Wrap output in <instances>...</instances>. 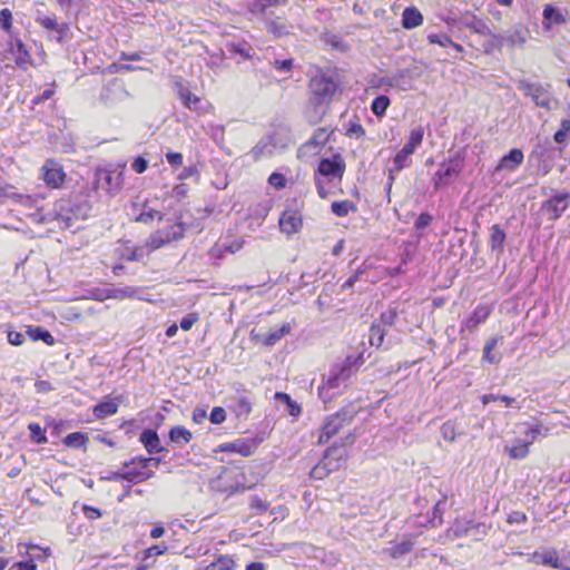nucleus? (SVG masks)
<instances>
[{
  "label": "nucleus",
  "mask_w": 570,
  "mask_h": 570,
  "mask_svg": "<svg viewBox=\"0 0 570 570\" xmlns=\"http://www.w3.org/2000/svg\"><path fill=\"white\" fill-rule=\"evenodd\" d=\"M28 429L31 441L38 444L47 443L46 431L38 423H30Z\"/></svg>",
  "instance_id": "nucleus-41"
},
{
  "label": "nucleus",
  "mask_w": 570,
  "mask_h": 570,
  "mask_svg": "<svg viewBox=\"0 0 570 570\" xmlns=\"http://www.w3.org/2000/svg\"><path fill=\"white\" fill-rule=\"evenodd\" d=\"M429 41L431 43H435V45H439L441 47H448L450 46V43H452V40L450 37H448L446 35H430L428 37Z\"/></svg>",
  "instance_id": "nucleus-54"
},
{
  "label": "nucleus",
  "mask_w": 570,
  "mask_h": 570,
  "mask_svg": "<svg viewBox=\"0 0 570 570\" xmlns=\"http://www.w3.org/2000/svg\"><path fill=\"white\" fill-rule=\"evenodd\" d=\"M235 561L229 556H222L216 561L206 566L205 570H233Z\"/></svg>",
  "instance_id": "nucleus-34"
},
{
  "label": "nucleus",
  "mask_w": 570,
  "mask_h": 570,
  "mask_svg": "<svg viewBox=\"0 0 570 570\" xmlns=\"http://www.w3.org/2000/svg\"><path fill=\"white\" fill-rule=\"evenodd\" d=\"M222 452H237L245 456L250 454V446L243 442L225 443L219 446Z\"/></svg>",
  "instance_id": "nucleus-36"
},
{
  "label": "nucleus",
  "mask_w": 570,
  "mask_h": 570,
  "mask_svg": "<svg viewBox=\"0 0 570 570\" xmlns=\"http://www.w3.org/2000/svg\"><path fill=\"white\" fill-rule=\"evenodd\" d=\"M461 24L475 33H484L487 26L473 14H464L461 18Z\"/></svg>",
  "instance_id": "nucleus-29"
},
{
  "label": "nucleus",
  "mask_w": 570,
  "mask_h": 570,
  "mask_svg": "<svg viewBox=\"0 0 570 570\" xmlns=\"http://www.w3.org/2000/svg\"><path fill=\"white\" fill-rule=\"evenodd\" d=\"M519 89L523 91L525 96L531 97L537 106L547 110H551L553 107L552 105L556 102L552 99L550 90L541 85L522 81L519 85Z\"/></svg>",
  "instance_id": "nucleus-6"
},
{
  "label": "nucleus",
  "mask_w": 570,
  "mask_h": 570,
  "mask_svg": "<svg viewBox=\"0 0 570 570\" xmlns=\"http://www.w3.org/2000/svg\"><path fill=\"white\" fill-rule=\"evenodd\" d=\"M12 24L11 11L7 8L0 11V29L9 31Z\"/></svg>",
  "instance_id": "nucleus-50"
},
{
  "label": "nucleus",
  "mask_w": 570,
  "mask_h": 570,
  "mask_svg": "<svg viewBox=\"0 0 570 570\" xmlns=\"http://www.w3.org/2000/svg\"><path fill=\"white\" fill-rule=\"evenodd\" d=\"M118 406L116 400H106L95 406L94 414L97 419L110 416L117 412Z\"/></svg>",
  "instance_id": "nucleus-28"
},
{
  "label": "nucleus",
  "mask_w": 570,
  "mask_h": 570,
  "mask_svg": "<svg viewBox=\"0 0 570 570\" xmlns=\"http://www.w3.org/2000/svg\"><path fill=\"white\" fill-rule=\"evenodd\" d=\"M352 376L353 367L348 362L333 367L327 375L323 376V382L318 386V396L321 400L324 403H328L343 394Z\"/></svg>",
  "instance_id": "nucleus-2"
},
{
  "label": "nucleus",
  "mask_w": 570,
  "mask_h": 570,
  "mask_svg": "<svg viewBox=\"0 0 570 570\" xmlns=\"http://www.w3.org/2000/svg\"><path fill=\"white\" fill-rule=\"evenodd\" d=\"M385 328L377 323H374L370 330V343L373 346H381L384 340Z\"/></svg>",
  "instance_id": "nucleus-37"
},
{
  "label": "nucleus",
  "mask_w": 570,
  "mask_h": 570,
  "mask_svg": "<svg viewBox=\"0 0 570 570\" xmlns=\"http://www.w3.org/2000/svg\"><path fill=\"white\" fill-rule=\"evenodd\" d=\"M411 549H412V543L409 541H404V542L393 546L389 551H390V556L392 558H400V557L404 556L405 553H409L411 551Z\"/></svg>",
  "instance_id": "nucleus-47"
},
{
  "label": "nucleus",
  "mask_w": 570,
  "mask_h": 570,
  "mask_svg": "<svg viewBox=\"0 0 570 570\" xmlns=\"http://www.w3.org/2000/svg\"><path fill=\"white\" fill-rule=\"evenodd\" d=\"M180 99L183 100L184 105L188 108H191L194 105H196L199 99L194 96L188 89H181L179 91Z\"/></svg>",
  "instance_id": "nucleus-52"
},
{
  "label": "nucleus",
  "mask_w": 570,
  "mask_h": 570,
  "mask_svg": "<svg viewBox=\"0 0 570 570\" xmlns=\"http://www.w3.org/2000/svg\"><path fill=\"white\" fill-rule=\"evenodd\" d=\"M523 159H524V155H523L522 150L519 148H513L509 151V154L504 155L500 159L498 166L494 169V173H500V171L512 173L523 163Z\"/></svg>",
  "instance_id": "nucleus-16"
},
{
  "label": "nucleus",
  "mask_w": 570,
  "mask_h": 570,
  "mask_svg": "<svg viewBox=\"0 0 570 570\" xmlns=\"http://www.w3.org/2000/svg\"><path fill=\"white\" fill-rule=\"evenodd\" d=\"M209 420L213 424H220L226 420V412L223 407L216 406L212 410Z\"/></svg>",
  "instance_id": "nucleus-53"
},
{
  "label": "nucleus",
  "mask_w": 570,
  "mask_h": 570,
  "mask_svg": "<svg viewBox=\"0 0 570 570\" xmlns=\"http://www.w3.org/2000/svg\"><path fill=\"white\" fill-rule=\"evenodd\" d=\"M570 132V120L569 119H563L561 121V127L560 129L554 134V141L558 142V144H562L566 141L568 135Z\"/></svg>",
  "instance_id": "nucleus-49"
},
{
  "label": "nucleus",
  "mask_w": 570,
  "mask_h": 570,
  "mask_svg": "<svg viewBox=\"0 0 570 570\" xmlns=\"http://www.w3.org/2000/svg\"><path fill=\"white\" fill-rule=\"evenodd\" d=\"M532 560L537 564L548 566L556 569L570 570V568L564 567L560 562L559 554L554 549H544L541 551H535L532 556Z\"/></svg>",
  "instance_id": "nucleus-18"
},
{
  "label": "nucleus",
  "mask_w": 570,
  "mask_h": 570,
  "mask_svg": "<svg viewBox=\"0 0 570 570\" xmlns=\"http://www.w3.org/2000/svg\"><path fill=\"white\" fill-rule=\"evenodd\" d=\"M185 233V226L181 222H176L175 224L158 229L155 233H153L146 240V246L150 250L158 249L173 240H178L184 236Z\"/></svg>",
  "instance_id": "nucleus-5"
},
{
  "label": "nucleus",
  "mask_w": 570,
  "mask_h": 570,
  "mask_svg": "<svg viewBox=\"0 0 570 570\" xmlns=\"http://www.w3.org/2000/svg\"><path fill=\"white\" fill-rule=\"evenodd\" d=\"M136 296V289L132 288V287H122V288H115L112 291H110V294L108 295V297H111V298H116V299H124V298H129V297H135Z\"/></svg>",
  "instance_id": "nucleus-46"
},
{
  "label": "nucleus",
  "mask_w": 570,
  "mask_h": 570,
  "mask_svg": "<svg viewBox=\"0 0 570 570\" xmlns=\"http://www.w3.org/2000/svg\"><path fill=\"white\" fill-rule=\"evenodd\" d=\"M345 170V164L340 157L324 158L320 161L317 173L328 179H341Z\"/></svg>",
  "instance_id": "nucleus-15"
},
{
  "label": "nucleus",
  "mask_w": 570,
  "mask_h": 570,
  "mask_svg": "<svg viewBox=\"0 0 570 570\" xmlns=\"http://www.w3.org/2000/svg\"><path fill=\"white\" fill-rule=\"evenodd\" d=\"M82 512L86 515V518L90 520L99 519L101 517V512L99 509L86 504L82 507Z\"/></svg>",
  "instance_id": "nucleus-61"
},
{
  "label": "nucleus",
  "mask_w": 570,
  "mask_h": 570,
  "mask_svg": "<svg viewBox=\"0 0 570 570\" xmlns=\"http://www.w3.org/2000/svg\"><path fill=\"white\" fill-rule=\"evenodd\" d=\"M491 309L488 306L479 305L473 311L472 315L466 318L461 326V333L468 331L470 333L474 332L478 326L487 321L490 316Z\"/></svg>",
  "instance_id": "nucleus-17"
},
{
  "label": "nucleus",
  "mask_w": 570,
  "mask_h": 570,
  "mask_svg": "<svg viewBox=\"0 0 570 570\" xmlns=\"http://www.w3.org/2000/svg\"><path fill=\"white\" fill-rule=\"evenodd\" d=\"M331 208L332 212L338 217H345L351 210L355 209L353 203L350 200L334 202L332 203Z\"/></svg>",
  "instance_id": "nucleus-39"
},
{
  "label": "nucleus",
  "mask_w": 570,
  "mask_h": 570,
  "mask_svg": "<svg viewBox=\"0 0 570 570\" xmlns=\"http://www.w3.org/2000/svg\"><path fill=\"white\" fill-rule=\"evenodd\" d=\"M197 321L198 316L196 314H188L181 318L180 327L184 331H189Z\"/></svg>",
  "instance_id": "nucleus-58"
},
{
  "label": "nucleus",
  "mask_w": 570,
  "mask_h": 570,
  "mask_svg": "<svg viewBox=\"0 0 570 570\" xmlns=\"http://www.w3.org/2000/svg\"><path fill=\"white\" fill-rule=\"evenodd\" d=\"M463 169V161L460 159H451L443 163L433 177L435 188L448 185L452 178L458 177Z\"/></svg>",
  "instance_id": "nucleus-8"
},
{
  "label": "nucleus",
  "mask_w": 570,
  "mask_h": 570,
  "mask_svg": "<svg viewBox=\"0 0 570 570\" xmlns=\"http://www.w3.org/2000/svg\"><path fill=\"white\" fill-rule=\"evenodd\" d=\"M303 224L299 213L294 210H286L279 218V227L283 233L292 235L297 233Z\"/></svg>",
  "instance_id": "nucleus-19"
},
{
  "label": "nucleus",
  "mask_w": 570,
  "mask_h": 570,
  "mask_svg": "<svg viewBox=\"0 0 570 570\" xmlns=\"http://www.w3.org/2000/svg\"><path fill=\"white\" fill-rule=\"evenodd\" d=\"M543 22L542 27L549 31L553 24H566L569 21V13L567 10H560L552 4H546L543 8Z\"/></svg>",
  "instance_id": "nucleus-13"
},
{
  "label": "nucleus",
  "mask_w": 570,
  "mask_h": 570,
  "mask_svg": "<svg viewBox=\"0 0 570 570\" xmlns=\"http://www.w3.org/2000/svg\"><path fill=\"white\" fill-rule=\"evenodd\" d=\"M36 21L45 29L52 32L51 39L62 42L67 38L69 31L68 23H59L55 16L38 14Z\"/></svg>",
  "instance_id": "nucleus-11"
},
{
  "label": "nucleus",
  "mask_w": 570,
  "mask_h": 570,
  "mask_svg": "<svg viewBox=\"0 0 570 570\" xmlns=\"http://www.w3.org/2000/svg\"><path fill=\"white\" fill-rule=\"evenodd\" d=\"M28 335L33 340V341H38V340H41L43 341L45 343H47L48 345H52L55 340L52 337V335L43 330L42 327H30L28 331H27Z\"/></svg>",
  "instance_id": "nucleus-35"
},
{
  "label": "nucleus",
  "mask_w": 570,
  "mask_h": 570,
  "mask_svg": "<svg viewBox=\"0 0 570 570\" xmlns=\"http://www.w3.org/2000/svg\"><path fill=\"white\" fill-rule=\"evenodd\" d=\"M155 218H157L160 222L164 218V214L155 209L153 206L149 205L148 200H146L142 203V209L136 216L135 220L147 224L153 222Z\"/></svg>",
  "instance_id": "nucleus-26"
},
{
  "label": "nucleus",
  "mask_w": 570,
  "mask_h": 570,
  "mask_svg": "<svg viewBox=\"0 0 570 570\" xmlns=\"http://www.w3.org/2000/svg\"><path fill=\"white\" fill-rule=\"evenodd\" d=\"M188 194V186L186 184L176 185L171 190V196L177 199H183Z\"/></svg>",
  "instance_id": "nucleus-59"
},
{
  "label": "nucleus",
  "mask_w": 570,
  "mask_h": 570,
  "mask_svg": "<svg viewBox=\"0 0 570 570\" xmlns=\"http://www.w3.org/2000/svg\"><path fill=\"white\" fill-rule=\"evenodd\" d=\"M166 159L170 165L176 167H179L183 164V155L180 153L168 151L166 154Z\"/></svg>",
  "instance_id": "nucleus-60"
},
{
  "label": "nucleus",
  "mask_w": 570,
  "mask_h": 570,
  "mask_svg": "<svg viewBox=\"0 0 570 570\" xmlns=\"http://www.w3.org/2000/svg\"><path fill=\"white\" fill-rule=\"evenodd\" d=\"M9 570H38V567L36 562H33V558H28L26 561L13 563Z\"/></svg>",
  "instance_id": "nucleus-51"
},
{
  "label": "nucleus",
  "mask_w": 570,
  "mask_h": 570,
  "mask_svg": "<svg viewBox=\"0 0 570 570\" xmlns=\"http://www.w3.org/2000/svg\"><path fill=\"white\" fill-rule=\"evenodd\" d=\"M530 444L525 440L515 439L511 446H505V451L512 459H524L530 452Z\"/></svg>",
  "instance_id": "nucleus-23"
},
{
  "label": "nucleus",
  "mask_w": 570,
  "mask_h": 570,
  "mask_svg": "<svg viewBox=\"0 0 570 570\" xmlns=\"http://www.w3.org/2000/svg\"><path fill=\"white\" fill-rule=\"evenodd\" d=\"M547 434L548 429L544 428L542 424H537L534 426L528 428L524 431V440L529 442V444L531 445L534 442V440H537L539 436H547Z\"/></svg>",
  "instance_id": "nucleus-38"
},
{
  "label": "nucleus",
  "mask_w": 570,
  "mask_h": 570,
  "mask_svg": "<svg viewBox=\"0 0 570 570\" xmlns=\"http://www.w3.org/2000/svg\"><path fill=\"white\" fill-rule=\"evenodd\" d=\"M311 102L314 105L315 115L311 116V120L317 121L327 111V106L336 91V83L325 77H314L309 82Z\"/></svg>",
  "instance_id": "nucleus-3"
},
{
  "label": "nucleus",
  "mask_w": 570,
  "mask_h": 570,
  "mask_svg": "<svg viewBox=\"0 0 570 570\" xmlns=\"http://www.w3.org/2000/svg\"><path fill=\"white\" fill-rule=\"evenodd\" d=\"M140 441L149 453H158L161 451L160 441L155 431L145 430L140 434Z\"/></svg>",
  "instance_id": "nucleus-25"
},
{
  "label": "nucleus",
  "mask_w": 570,
  "mask_h": 570,
  "mask_svg": "<svg viewBox=\"0 0 570 570\" xmlns=\"http://www.w3.org/2000/svg\"><path fill=\"white\" fill-rule=\"evenodd\" d=\"M291 330V324L284 323L282 326L271 330L265 335L256 333L255 331H252L250 335L252 340L255 341L256 343H262L265 346H273L285 335L289 334Z\"/></svg>",
  "instance_id": "nucleus-14"
},
{
  "label": "nucleus",
  "mask_w": 570,
  "mask_h": 570,
  "mask_svg": "<svg viewBox=\"0 0 570 570\" xmlns=\"http://www.w3.org/2000/svg\"><path fill=\"white\" fill-rule=\"evenodd\" d=\"M346 451L344 449L331 448L326 451L324 459L311 471V476L322 480L331 472L338 470L345 461Z\"/></svg>",
  "instance_id": "nucleus-4"
},
{
  "label": "nucleus",
  "mask_w": 570,
  "mask_h": 570,
  "mask_svg": "<svg viewBox=\"0 0 570 570\" xmlns=\"http://www.w3.org/2000/svg\"><path fill=\"white\" fill-rule=\"evenodd\" d=\"M284 2V0H256L250 4V11L253 13H264L268 6Z\"/></svg>",
  "instance_id": "nucleus-48"
},
{
  "label": "nucleus",
  "mask_w": 570,
  "mask_h": 570,
  "mask_svg": "<svg viewBox=\"0 0 570 570\" xmlns=\"http://www.w3.org/2000/svg\"><path fill=\"white\" fill-rule=\"evenodd\" d=\"M456 426L453 422L448 421L441 426V435L446 442H454L458 436Z\"/></svg>",
  "instance_id": "nucleus-43"
},
{
  "label": "nucleus",
  "mask_w": 570,
  "mask_h": 570,
  "mask_svg": "<svg viewBox=\"0 0 570 570\" xmlns=\"http://www.w3.org/2000/svg\"><path fill=\"white\" fill-rule=\"evenodd\" d=\"M154 462V459L135 458L130 463L124 466L125 478L127 481H145L154 475V472L148 470V466Z\"/></svg>",
  "instance_id": "nucleus-7"
},
{
  "label": "nucleus",
  "mask_w": 570,
  "mask_h": 570,
  "mask_svg": "<svg viewBox=\"0 0 570 570\" xmlns=\"http://www.w3.org/2000/svg\"><path fill=\"white\" fill-rule=\"evenodd\" d=\"M268 183L277 189H281L285 187L286 179L282 174L273 173L268 178Z\"/></svg>",
  "instance_id": "nucleus-57"
},
{
  "label": "nucleus",
  "mask_w": 570,
  "mask_h": 570,
  "mask_svg": "<svg viewBox=\"0 0 570 570\" xmlns=\"http://www.w3.org/2000/svg\"><path fill=\"white\" fill-rule=\"evenodd\" d=\"M96 184L100 189L107 193H118L122 185L121 173L110 171L106 169L98 170L96 173Z\"/></svg>",
  "instance_id": "nucleus-10"
},
{
  "label": "nucleus",
  "mask_w": 570,
  "mask_h": 570,
  "mask_svg": "<svg viewBox=\"0 0 570 570\" xmlns=\"http://www.w3.org/2000/svg\"><path fill=\"white\" fill-rule=\"evenodd\" d=\"M169 438L173 442L185 444L191 439V433L184 426H174L169 432Z\"/></svg>",
  "instance_id": "nucleus-33"
},
{
  "label": "nucleus",
  "mask_w": 570,
  "mask_h": 570,
  "mask_svg": "<svg viewBox=\"0 0 570 570\" xmlns=\"http://www.w3.org/2000/svg\"><path fill=\"white\" fill-rule=\"evenodd\" d=\"M88 442V436L81 432H73L63 439V444L69 448L79 449Z\"/></svg>",
  "instance_id": "nucleus-32"
},
{
  "label": "nucleus",
  "mask_w": 570,
  "mask_h": 570,
  "mask_svg": "<svg viewBox=\"0 0 570 570\" xmlns=\"http://www.w3.org/2000/svg\"><path fill=\"white\" fill-rule=\"evenodd\" d=\"M129 97V94L125 89L124 85L118 81H114L109 83L104 94L102 99L106 104H112L115 101H121Z\"/></svg>",
  "instance_id": "nucleus-22"
},
{
  "label": "nucleus",
  "mask_w": 570,
  "mask_h": 570,
  "mask_svg": "<svg viewBox=\"0 0 570 570\" xmlns=\"http://www.w3.org/2000/svg\"><path fill=\"white\" fill-rule=\"evenodd\" d=\"M4 195L28 209L36 208L35 212L29 214V217L37 224H47L52 220H58L61 222L65 227H70L72 226L73 218L78 217V212L80 210V208H77L76 212L69 200L61 199L55 204L53 213H47L43 207H38V196L33 197L17 193H6Z\"/></svg>",
  "instance_id": "nucleus-1"
},
{
  "label": "nucleus",
  "mask_w": 570,
  "mask_h": 570,
  "mask_svg": "<svg viewBox=\"0 0 570 570\" xmlns=\"http://www.w3.org/2000/svg\"><path fill=\"white\" fill-rule=\"evenodd\" d=\"M275 399L286 404V411L292 416H298L301 414V406L291 399V396L283 392H277Z\"/></svg>",
  "instance_id": "nucleus-31"
},
{
  "label": "nucleus",
  "mask_w": 570,
  "mask_h": 570,
  "mask_svg": "<svg viewBox=\"0 0 570 570\" xmlns=\"http://www.w3.org/2000/svg\"><path fill=\"white\" fill-rule=\"evenodd\" d=\"M344 425V419L340 414L332 415L322 426L318 442H327Z\"/></svg>",
  "instance_id": "nucleus-21"
},
{
  "label": "nucleus",
  "mask_w": 570,
  "mask_h": 570,
  "mask_svg": "<svg viewBox=\"0 0 570 570\" xmlns=\"http://www.w3.org/2000/svg\"><path fill=\"white\" fill-rule=\"evenodd\" d=\"M167 551L166 544H156L145 550V558H151L154 556H161Z\"/></svg>",
  "instance_id": "nucleus-56"
},
{
  "label": "nucleus",
  "mask_w": 570,
  "mask_h": 570,
  "mask_svg": "<svg viewBox=\"0 0 570 570\" xmlns=\"http://www.w3.org/2000/svg\"><path fill=\"white\" fill-rule=\"evenodd\" d=\"M327 138H328L327 130L322 128L314 132L309 142L318 146V145H323L327 140Z\"/></svg>",
  "instance_id": "nucleus-55"
},
{
  "label": "nucleus",
  "mask_w": 570,
  "mask_h": 570,
  "mask_svg": "<svg viewBox=\"0 0 570 570\" xmlns=\"http://www.w3.org/2000/svg\"><path fill=\"white\" fill-rule=\"evenodd\" d=\"M569 205V195L559 194L550 198L544 205L543 209L551 214L552 219H557L567 209Z\"/></svg>",
  "instance_id": "nucleus-20"
},
{
  "label": "nucleus",
  "mask_w": 570,
  "mask_h": 570,
  "mask_svg": "<svg viewBox=\"0 0 570 570\" xmlns=\"http://www.w3.org/2000/svg\"><path fill=\"white\" fill-rule=\"evenodd\" d=\"M390 106V99L386 96H379L372 102V111L377 117H382L387 107Z\"/></svg>",
  "instance_id": "nucleus-42"
},
{
  "label": "nucleus",
  "mask_w": 570,
  "mask_h": 570,
  "mask_svg": "<svg viewBox=\"0 0 570 570\" xmlns=\"http://www.w3.org/2000/svg\"><path fill=\"white\" fill-rule=\"evenodd\" d=\"M423 136L424 130L421 126L413 128L410 132L409 140L405 145L415 150L422 144Z\"/></svg>",
  "instance_id": "nucleus-44"
},
{
  "label": "nucleus",
  "mask_w": 570,
  "mask_h": 570,
  "mask_svg": "<svg viewBox=\"0 0 570 570\" xmlns=\"http://www.w3.org/2000/svg\"><path fill=\"white\" fill-rule=\"evenodd\" d=\"M504 240H505V233L500 228L499 225H493L491 227V234H490L491 249L502 252Z\"/></svg>",
  "instance_id": "nucleus-30"
},
{
  "label": "nucleus",
  "mask_w": 570,
  "mask_h": 570,
  "mask_svg": "<svg viewBox=\"0 0 570 570\" xmlns=\"http://www.w3.org/2000/svg\"><path fill=\"white\" fill-rule=\"evenodd\" d=\"M423 17L415 8H406L402 14V24L405 29H413L421 26Z\"/></svg>",
  "instance_id": "nucleus-24"
},
{
  "label": "nucleus",
  "mask_w": 570,
  "mask_h": 570,
  "mask_svg": "<svg viewBox=\"0 0 570 570\" xmlns=\"http://www.w3.org/2000/svg\"><path fill=\"white\" fill-rule=\"evenodd\" d=\"M501 341H502V336H493V337L489 338L485 342V345L483 348L484 356H488L489 352H492Z\"/></svg>",
  "instance_id": "nucleus-62"
},
{
  "label": "nucleus",
  "mask_w": 570,
  "mask_h": 570,
  "mask_svg": "<svg viewBox=\"0 0 570 570\" xmlns=\"http://www.w3.org/2000/svg\"><path fill=\"white\" fill-rule=\"evenodd\" d=\"M132 169L137 173V174H141L144 173L147 167H148V163L146 159H144L142 157H137L132 165H131Z\"/></svg>",
  "instance_id": "nucleus-63"
},
{
  "label": "nucleus",
  "mask_w": 570,
  "mask_h": 570,
  "mask_svg": "<svg viewBox=\"0 0 570 570\" xmlns=\"http://www.w3.org/2000/svg\"><path fill=\"white\" fill-rule=\"evenodd\" d=\"M8 53L14 59L18 68L27 69L32 65L31 53L19 38L10 40Z\"/></svg>",
  "instance_id": "nucleus-12"
},
{
  "label": "nucleus",
  "mask_w": 570,
  "mask_h": 570,
  "mask_svg": "<svg viewBox=\"0 0 570 570\" xmlns=\"http://www.w3.org/2000/svg\"><path fill=\"white\" fill-rule=\"evenodd\" d=\"M431 220H432V217L429 214L423 213L417 217V219L415 222V228L423 229L430 225Z\"/></svg>",
  "instance_id": "nucleus-64"
},
{
  "label": "nucleus",
  "mask_w": 570,
  "mask_h": 570,
  "mask_svg": "<svg viewBox=\"0 0 570 570\" xmlns=\"http://www.w3.org/2000/svg\"><path fill=\"white\" fill-rule=\"evenodd\" d=\"M414 149L404 145V147L395 155L393 159V170L401 171L403 168L409 167L411 164V156L414 154Z\"/></svg>",
  "instance_id": "nucleus-27"
},
{
  "label": "nucleus",
  "mask_w": 570,
  "mask_h": 570,
  "mask_svg": "<svg viewBox=\"0 0 570 570\" xmlns=\"http://www.w3.org/2000/svg\"><path fill=\"white\" fill-rule=\"evenodd\" d=\"M66 174L62 166L53 160L48 159L42 167V179L48 187L59 188L62 186Z\"/></svg>",
  "instance_id": "nucleus-9"
},
{
  "label": "nucleus",
  "mask_w": 570,
  "mask_h": 570,
  "mask_svg": "<svg viewBox=\"0 0 570 570\" xmlns=\"http://www.w3.org/2000/svg\"><path fill=\"white\" fill-rule=\"evenodd\" d=\"M273 153V147L268 142L261 141L252 150V157L255 160L261 159L264 156H269Z\"/></svg>",
  "instance_id": "nucleus-45"
},
{
  "label": "nucleus",
  "mask_w": 570,
  "mask_h": 570,
  "mask_svg": "<svg viewBox=\"0 0 570 570\" xmlns=\"http://www.w3.org/2000/svg\"><path fill=\"white\" fill-rule=\"evenodd\" d=\"M267 31L273 33L275 37H281L287 33V26L284 20H269L266 21Z\"/></svg>",
  "instance_id": "nucleus-40"
}]
</instances>
